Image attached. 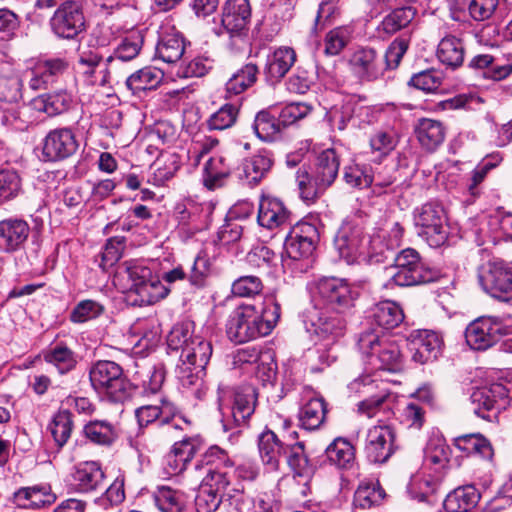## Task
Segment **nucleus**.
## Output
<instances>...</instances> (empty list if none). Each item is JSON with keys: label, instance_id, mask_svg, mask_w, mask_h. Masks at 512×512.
Returning a JSON list of instances; mask_svg holds the SVG:
<instances>
[{"label": "nucleus", "instance_id": "obj_1", "mask_svg": "<svg viewBox=\"0 0 512 512\" xmlns=\"http://www.w3.org/2000/svg\"><path fill=\"white\" fill-rule=\"evenodd\" d=\"M131 377L132 381H128L122 367L109 360L97 361L89 371L92 387L106 394L113 402L128 400L137 389L144 395L157 393L164 382L165 372L162 367L135 363Z\"/></svg>", "mask_w": 512, "mask_h": 512}, {"label": "nucleus", "instance_id": "obj_2", "mask_svg": "<svg viewBox=\"0 0 512 512\" xmlns=\"http://www.w3.org/2000/svg\"><path fill=\"white\" fill-rule=\"evenodd\" d=\"M315 300L328 311L336 315L328 317L323 312L317 314L312 320L313 332L320 337L331 336L334 340L342 334L345 327L344 319L340 314L346 313L354 306L357 293L349 286L345 279L323 276L315 281Z\"/></svg>", "mask_w": 512, "mask_h": 512}, {"label": "nucleus", "instance_id": "obj_3", "mask_svg": "<svg viewBox=\"0 0 512 512\" xmlns=\"http://www.w3.org/2000/svg\"><path fill=\"white\" fill-rule=\"evenodd\" d=\"M281 315L280 304L267 297L259 307L251 304L238 306L226 324L228 337L236 343H245L269 335Z\"/></svg>", "mask_w": 512, "mask_h": 512}, {"label": "nucleus", "instance_id": "obj_4", "mask_svg": "<svg viewBox=\"0 0 512 512\" xmlns=\"http://www.w3.org/2000/svg\"><path fill=\"white\" fill-rule=\"evenodd\" d=\"M257 402L256 389L242 385L235 389L220 384L217 389L218 410L224 431L246 426Z\"/></svg>", "mask_w": 512, "mask_h": 512}, {"label": "nucleus", "instance_id": "obj_5", "mask_svg": "<svg viewBox=\"0 0 512 512\" xmlns=\"http://www.w3.org/2000/svg\"><path fill=\"white\" fill-rule=\"evenodd\" d=\"M125 273L128 282L126 299L133 306L152 305L164 299L170 292V288L146 266L129 263Z\"/></svg>", "mask_w": 512, "mask_h": 512}, {"label": "nucleus", "instance_id": "obj_6", "mask_svg": "<svg viewBox=\"0 0 512 512\" xmlns=\"http://www.w3.org/2000/svg\"><path fill=\"white\" fill-rule=\"evenodd\" d=\"M393 272L385 287L416 286L435 281L438 271L430 267L414 248H405L394 257Z\"/></svg>", "mask_w": 512, "mask_h": 512}, {"label": "nucleus", "instance_id": "obj_7", "mask_svg": "<svg viewBox=\"0 0 512 512\" xmlns=\"http://www.w3.org/2000/svg\"><path fill=\"white\" fill-rule=\"evenodd\" d=\"M340 161L334 149H326L317 157L313 176L305 168H299L296 182L303 200L312 201L335 181Z\"/></svg>", "mask_w": 512, "mask_h": 512}, {"label": "nucleus", "instance_id": "obj_8", "mask_svg": "<svg viewBox=\"0 0 512 512\" xmlns=\"http://www.w3.org/2000/svg\"><path fill=\"white\" fill-rule=\"evenodd\" d=\"M414 224L418 235L430 247H440L448 237L447 216L438 202H427L414 210Z\"/></svg>", "mask_w": 512, "mask_h": 512}, {"label": "nucleus", "instance_id": "obj_9", "mask_svg": "<svg viewBox=\"0 0 512 512\" xmlns=\"http://www.w3.org/2000/svg\"><path fill=\"white\" fill-rule=\"evenodd\" d=\"M511 329L509 316H482L472 321L465 330L467 345L473 350H487Z\"/></svg>", "mask_w": 512, "mask_h": 512}, {"label": "nucleus", "instance_id": "obj_10", "mask_svg": "<svg viewBox=\"0 0 512 512\" xmlns=\"http://www.w3.org/2000/svg\"><path fill=\"white\" fill-rule=\"evenodd\" d=\"M319 240L318 229L308 222H299L294 225L285 238L284 252L291 264L302 262L300 269L309 267L310 259Z\"/></svg>", "mask_w": 512, "mask_h": 512}, {"label": "nucleus", "instance_id": "obj_11", "mask_svg": "<svg viewBox=\"0 0 512 512\" xmlns=\"http://www.w3.org/2000/svg\"><path fill=\"white\" fill-rule=\"evenodd\" d=\"M207 467V473L200 485L224 495L225 490L232 482L231 459L228 454L217 446L210 447L198 461Z\"/></svg>", "mask_w": 512, "mask_h": 512}, {"label": "nucleus", "instance_id": "obj_12", "mask_svg": "<svg viewBox=\"0 0 512 512\" xmlns=\"http://www.w3.org/2000/svg\"><path fill=\"white\" fill-rule=\"evenodd\" d=\"M334 247L347 264L355 263L364 254L366 237L357 218H346L334 238Z\"/></svg>", "mask_w": 512, "mask_h": 512}, {"label": "nucleus", "instance_id": "obj_13", "mask_svg": "<svg viewBox=\"0 0 512 512\" xmlns=\"http://www.w3.org/2000/svg\"><path fill=\"white\" fill-rule=\"evenodd\" d=\"M50 27L58 38L77 39L86 27L81 5L76 1L61 3L50 19Z\"/></svg>", "mask_w": 512, "mask_h": 512}, {"label": "nucleus", "instance_id": "obj_14", "mask_svg": "<svg viewBox=\"0 0 512 512\" xmlns=\"http://www.w3.org/2000/svg\"><path fill=\"white\" fill-rule=\"evenodd\" d=\"M482 289L500 301L512 300V269L503 261H490L479 274Z\"/></svg>", "mask_w": 512, "mask_h": 512}, {"label": "nucleus", "instance_id": "obj_15", "mask_svg": "<svg viewBox=\"0 0 512 512\" xmlns=\"http://www.w3.org/2000/svg\"><path fill=\"white\" fill-rule=\"evenodd\" d=\"M79 148V140L70 127L51 129L41 142V155L46 162H58L73 156Z\"/></svg>", "mask_w": 512, "mask_h": 512}, {"label": "nucleus", "instance_id": "obj_16", "mask_svg": "<svg viewBox=\"0 0 512 512\" xmlns=\"http://www.w3.org/2000/svg\"><path fill=\"white\" fill-rule=\"evenodd\" d=\"M353 75L362 82H372L384 75L382 54L373 47H358L348 60Z\"/></svg>", "mask_w": 512, "mask_h": 512}, {"label": "nucleus", "instance_id": "obj_17", "mask_svg": "<svg viewBox=\"0 0 512 512\" xmlns=\"http://www.w3.org/2000/svg\"><path fill=\"white\" fill-rule=\"evenodd\" d=\"M508 389L502 383H492L476 388L471 396L473 412L480 418L490 419L491 411L504 409L508 404Z\"/></svg>", "mask_w": 512, "mask_h": 512}, {"label": "nucleus", "instance_id": "obj_18", "mask_svg": "<svg viewBox=\"0 0 512 512\" xmlns=\"http://www.w3.org/2000/svg\"><path fill=\"white\" fill-rule=\"evenodd\" d=\"M69 63L65 58L51 57L38 59L26 74L29 77L28 86L33 91L45 90L54 84L68 69Z\"/></svg>", "mask_w": 512, "mask_h": 512}, {"label": "nucleus", "instance_id": "obj_19", "mask_svg": "<svg viewBox=\"0 0 512 512\" xmlns=\"http://www.w3.org/2000/svg\"><path fill=\"white\" fill-rule=\"evenodd\" d=\"M395 433L388 425H375L368 429L365 454L372 463H385L395 451Z\"/></svg>", "mask_w": 512, "mask_h": 512}, {"label": "nucleus", "instance_id": "obj_20", "mask_svg": "<svg viewBox=\"0 0 512 512\" xmlns=\"http://www.w3.org/2000/svg\"><path fill=\"white\" fill-rule=\"evenodd\" d=\"M250 18L249 0H226L222 9L221 23L231 37L245 35Z\"/></svg>", "mask_w": 512, "mask_h": 512}, {"label": "nucleus", "instance_id": "obj_21", "mask_svg": "<svg viewBox=\"0 0 512 512\" xmlns=\"http://www.w3.org/2000/svg\"><path fill=\"white\" fill-rule=\"evenodd\" d=\"M30 235L29 224L21 218L0 221V252L14 253L24 248Z\"/></svg>", "mask_w": 512, "mask_h": 512}, {"label": "nucleus", "instance_id": "obj_22", "mask_svg": "<svg viewBox=\"0 0 512 512\" xmlns=\"http://www.w3.org/2000/svg\"><path fill=\"white\" fill-rule=\"evenodd\" d=\"M258 224L274 230L291 224V214L281 200L271 196H262L259 202Z\"/></svg>", "mask_w": 512, "mask_h": 512}, {"label": "nucleus", "instance_id": "obj_23", "mask_svg": "<svg viewBox=\"0 0 512 512\" xmlns=\"http://www.w3.org/2000/svg\"><path fill=\"white\" fill-rule=\"evenodd\" d=\"M286 445L272 430H265L258 436V451L267 472H279Z\"/></svg>", "mask_w": 512, "mask_h": 512}, {"label": "nucleus", "instance_id": "obj_24", "mask_svg": "<svg viewBox=\"0 0 512 512\" xmlns=\"http://www.w3.org/2000/svg\"><path fill=\"white\" fill-rule=\"evenodd\" d=\"M161 403L162 406L143 405L135 410V416L140 427L157 422L163 427L164 433L169 436L180 429V426L174 422V416L171 415V404L163 399Z\"/></svg>", "mask_w": 512, "mask_h": 512}, {"label": "nucleus", "instance_id": "obj_25", "mask_svg": "<svg viewBox=\"0 0 512 512\" xmlns=\"http://www.w3.org/2000/svg\"><path fill=\"white\" fill-rule=\"evenodd\" d=\"M105 474L100 463L86 461L75 466L72 474L73 487L79 493L103 490Z\"/></svg>", "mask_w": 512, "mask_h": 512}, {"label": "nucleus", "instance_id": "obj_26", "mask_svg": "<svg viewBox=\"0 0 512 512\" xmlns=\"http://www.w3.org/2000/svg\"><path fill=\"white\" fill-rule=\"evenodd\" d=\"M56 501V495L51 487L39 484L28 487H21L13 494V503L25 509H40L50 506Z\"/></svg>", "mask_w": 512, "mask_h": 512}, {"label": "nucleus", "instance_id": "obj_27", "mask_svg": "<svg viewBox=\"0 0 512 512\" xmlns=\"http://www.w3.org/2000/svg\"><path fill=\"white\" fill-rule=\"evenodd\" d=\"M273 166L272 154L262 150L242 162V173L239 177L250 186L259 184L270 172Z\"/></svg>", "mask_w": 512, "mask_h": 512}, {"label": "nucleus", "instance_id": "obj_28", "mask_svg": "<svg viewBox=\"0 0 512 512\" xmlns=\"http://www.w3.org/2000/svg\"><path fill=\"white\" fill-rule=\"evenodd\" d=\"M414 133L421 147L432 152L443 143L446 129L439 120L421 118L415 124Z\"/></svg>", "mask_w": 512, "mask_h": 512}, {"label": "nucleus", "instance_id": "obj_29", "mask_svg": "<svg viewBox=\"0 0 512 512\" xmlns=\"http://www.w3.org/2000/svg\"><path fill=\"white\" fill-rule=\"evenodd\" d=\"M73 102L71 94L66 91L41 94L30 101L33 110L54 117L69 110Z\"/></svg>", "mask_w": 512, "mask_h": 512}, {"label": "nucleus", "instance_id": "obj_30", "mask_svg": "<svg viewBox=\"0 0 512 512\" xmlns=\"http://www.w3.org/2000/svg\"><path fill=\"white\" fill-rule=\"evenodd\" d=\"M415 352L413 360L424 364L436 360L442 351V337L434 331H420L417 338L413 341Z\"/></svg>", "mask_w": 512, "mask_h": 512}, {"label": "nucleus", "instance_id": "obj_31", "mask_svg": "<svg viewBox=\"0 0 512 512\" xmlns=\"http://www.w3.org/2000/svg\"><path fill=\"white\" fill-rule=\"evenodd\" d=\"M481 498L474 485L457 487L444 500L446 512H472Z\"/></svg>", "mask_w": 512, "mask_h": 512}, {"label": "nucleus", "instance_id": "obj_32", "mask_svg": "<svg viewBox=\"0 0 512 512\" xmlns=\"http://www.w3.org/2000/svg\"><path fill=\"white\" fill-rule=\"evenodd\" d=\"M212 355V345L200 335H195L180 354L183 365L204 371Z\"/></svg>", "mask_w": 512, "mask_h": 512}, {"label": "nucleus", "instance_id": "obj_33", "mask_svg": "<svg viewBox=\"0 0 512 512\" xmlns=\"http://www.w3.org/2000/svg\"><path fill=\"white\" fill-rule=\"evenodd\" d=\"M297 59L293 48L282 46L274 50L267 58L265 73L271 80L278 81L283 78Z\"/></svg>", "mask_w": 512, "mask_h": 512}, {"label": "nucleus", "instance_id": "obj_34", "mask_svg": "<svg viewBox=\"0 0 512 512\" xmlns=\"http://www.w3.org/2000/svg\"><path fill=\"white\" fill-rule=\"evenodd\" d=\"M437 57L447 67L452 69L460 67L465 57V47L462 39L454 35L444 36L438 44Z\"/></svg>", "mask_w": 512, "mask_h": 512}, {"label": "nucleus", "instance_id": "obj_35", "mask_svg": "<svg viewBox=\"0 0 512 512\" xmlns=\"http://www.w3.org/2000/svg\"><path fill=\"white\" fill-rule=\"evenodd\" d=\"M163 72L155 67H144L131 74L125 84L134 95L156 89L162 82Z\"/></svg>", "mask_w": 512, "mask_h": 512}, {"label": "nucleus", "instance_id": "obj_36", "mask_svg": "<svg viewBox=\"0 0 512 512\" xmlns=\"http://www.w3.org/2000/svg\"><path fill=\"white\" fill-rule=\"evenodd\" d=\"M325 458L339 469H349L355 460V449L346 438L337 437L326 447Z\"/></svg>", "mask_w": 512, "mask_h": 512}, {"label": "nucleus", "instance_id": "obj_37", "mask_svg": "<svg viewBox=\"0 0 512 512\" xmlns=\"http://www.w3.org/2000/svg\"><path fill=\"white\" fill-rule=\"evenodd\" d=\"M184 52L185 41L178 33L161 35L155 49L156 58L168 64L181 60Z\"/></svg>", "mask_w": 512, "mask_h": 512}, {"label": "nucleus", "instance_id": "obj_38", "mask_svg": "<svg viewBox=\"0 0 512 512\" xmlns=\"http://www.w3.org/2000/svg\"><path fill=\"white\" fill-rule=\"evenodd\" d=\"M326 403L321 397L309 399L299 411V421L306 430L318 429L325 421Z\"/></svg>", "mask_w": 512, "mask_h": 512}, {"label": "nucleus", "instance_id": "obj_39", "mask_svg": "<svg viewBox=\"0 0 512 512\" xmlns=\"http://www.w3.org/2000/svg\"><path fill=\"white\" fill-rule=\"evenodd\" d=\"M83 434L90 442L107 447L118 438L116 427L106 420L89 421L83 427Z\"/></svg>", "mask_w": 512, "mask_h": 512}, {"label": "nucleus", "instance_id": "obj_40", "mask_svg": "<svg viewBox=\"0 0 512 512\" xmlns=\"http://www.w3.org/2000/svg\"><path fill=\"white\" fill-rule=\"evenodd\" d=\"M453 443L459 450L483 459L490 460L494 454L491 443L480 433L460 435L454 438Z\"/></svg>", "mask_w": 512, "mask_h": 512}, {"label": "nucleus", "instance_id": "obj_41", "mask_svg": "<svg viewBox=\"0 0 512 512\" xmlns=\"http://www.w3.org/2000/svg\"><path fill=\"white\" fill-rule=\"evenodd\" d=\"M369 364L375 369L399 371L402 358L398 345L387 338Z\"/></svg>", "mask_w": 512, "mask_h": 512}, {"label": "nucleus", "instance_id": "obj_42", "mask_svg": "<svg viewBox=\"0 0 512 512\" xmlns=\"http://www.w3.org/2000/svg\"><path fill=\"white\" fill-rule=\"evenodd\" d=\"M376 328L392 329L398 326L404 319L401 307L393 301L386 300L375 305L372 314Z\"/></svg>", "mask_w": 512, "mask_h": 512}, {"label": "nucleus", "instance_id": "obj_43", "mask_svg": "<svg viewBox=\"0 0 512 512\" xmlns=\"http://www.w3.org/2000/svg\"><path fill=\"white\" fill-rule=\"evenodd\" d=\"M386 339L387 337L381 328L366 326L357 336V348L370 363Z\"/></svg>", "mask_w": 512, "mask_h": 512}, {"label": "nucleus", "instance_id": "obj_44", "mask_svg": "<svg viewBox=\"0 0 512 512\" xmlns=\"http://www.w3.org/2000/svg\"><path fill=\"white\" fill-rule=\"evenodd\" d=\"M415 15L416 10L411 6L393 9L383 18L377 30L379 33L386 35L395 34L399 30L406 28L415 18Z\"/></svg>", "mask_w": 512, "mask_h": 512}, {"label": "nucleus", "instance_id": "obj_45", "mask_svg": "<svg viewBox=\"0 0 512 512\" xmlns=\"http://www.w3.org/2000/svg\"><path fill=\"white\" fill-rule=\"evenodd\" d=\"M253 129L257 137L266 142L278 139L283 130L278 117L268 110L256 114Z\"/></svg>", "mask_w": 512, "mask_h": 512}, {"label": "nucleus", "instance_id": "obj_46", "mask_svg": "<svg viewBox=\"0 0 512 512\" xmlns=\"http://www.w3.org/2000/svg\"><path fill=\"white\" fill-rule=\"evenodd\" d=\"M384 497L385 492L378 484L362 483L354 493L353 508L355 512L374 508L382 503Z\"/></svg>", "mask_w": 512, "mask_h": 512}, {"label": "nucleus", "instance_id": "obj_47", "mask_svg": "<svg viewBox=\"0 0 512 512\" xmlns=\"http://www.w3.org/2000/svg\"><path fill=\"white\" fill-rule=\"evenodd\" d=\"M258 67L248 63L238 69L226 82L225 90L229 95H239L254 85L257 80Z\"/></svg>", "mask_w": 512, "mask_h": 512}, {"label": "nucleus", "instance_id": "obj_48", "mask_svg": "<svg viewBox=\"0 0 512 512\" xmlns=\"http://www.w3.org/2000/svg\"><path fill=\"white\" fill-rule=\"evenodd\" d=\"M502 162V156L498 153L491 154L483 158L473 169L471 177L467 184L468 192L471 196L477 197L481 193V184L487 174L495 169Z\"/></svg>", "mask_w": 512, "mask_h": 512}, {"label": "nucleus", "instance_id": "obj_49", "mask_svg": "<svg viewBox=\"0 0 512 512\" xmlns=\"http://www.w3.org/2000/svg\"><path fill=\"white\" fill-rule=\"evenodd\" d=\"M283 458H285L287 465L294 472L295 476H308L311 474L312 466L305 452L303 442L287 444Z\"/></svg>", "mask_w": 512, "mask_h": 512}, {"label": "nucleus", "instance_id": "obj_50", "mask_svg": "<svg viewBox=\"0 0 512 512\" xmlns=\"http://www.w3.org/2000/svg\"><path fill=\"white\" fill-rule=\"evenodd\" d=\"M46 363L53 365L60 374L68 373L77 364L75 353L66 345L58 344L43 355Z\"/></svg>", "mask_w": 512, "mask_h": 512}, {"label": "nucleus", "instance_id": "obj_51", "mask_svg": "<svg viewBox=\"0 0 512 512\" xmlns=\"http://www.w3.org/2000/svg\"><path fill=\"white\" fill-rule=\"evenodd\" d=\"M22 79L11 67H0V101L16 102L21 98Z\"/></svg>", "mask_w": 512, "mask_h": 512}, {"label": "nucleus", "instance_id": "obj_52", "mask_svg": "<svg viewBox=\"0 0 512 512\" xmlns=\"http://www.w3.org/2000/svg\"><path fill=\"white\" fill-rule=\"evenodd\" d=\"M229 174L230 167L225 163L223 157H211L204 165V185L210 190L221 187Z\"/></svg>", "mask_w": 512, "mask_h": 512}, {"label": "nucleus", "instance_id": "obj_53", "mask_svg": "<svg viewBox=\"0 0 512 512\" xmlns=\"http://www.w3.org/2000/svg\"><path fill=\"white\" fill-rule=\"evenodd\" d=\"M153 499L160 512H183L185 509L183 493L167 486L159 487Z\"/></svg>", "mask_w": 512, "mask_h": 512}, {"label": "nucleus", "instance_id": "obj_54", "mask_svg": "<svg viewBox=\"0 0 512 512\" xmlns=\"http://www.w3.org/2000/svg\"><path fill=\"white\" fill-rule=\"evenodd\" d=\"M143 42L144 37L141 31L131 32L121 40V42L116 47L114 54L108 57L107 61H130L134 59L140 53Z\"/></svg>", "mask_w": 512, "mask_h": 512}, {"label": "nucleus", "instance_id": "obj_55", "mask_svg": "<svg viewBox=\"0 0 512 512\" xmlns=\"http://www.w3.org/2000/svg\"><path fill=\"white\" fill-rule=\"evenodd\" d=\"M240 106V100L222 105L207 120L208 128L210 130H225L232 127L237 121Z\"/></svg>", "mask_w": 512, "mask_h": 512}, {"label": "nucleus", "instance_id": "obj_56", "mask_svg": "<svg viewBox=\"0 0 512 512\" xmlns=\"http://www.w3.org/2000/svg\"><path fill=\"white\" fill-rule=\"evenodd\" d=\"M352 29L347 26H339L331 29L324 38V54L337 56L350 43Z\"/></svg>", "mask_w": 512, "mask_h": 512}, {"label": "nucleus", "instance_id": "obj_57", "mask_svg": "<svg viewBox=\"0 0 512 512\" xmlns=\"http://www.w3.org/2000/svg\"><path fill=\"white\" fill-rule=\"evenodd\" d=\"M73 421L68 409L60 410L49 425V430L58 447H63L71 436Z\"/></svg>", "mask_w": 512, "mask_h": 512}, {"label": "nucleus", "instance_id": "obj_58", "mask_svg": "<svg viewBox=\"0 0 512 512\" xmlns=\"http://www.w3.org/2000/svg\"><path fill=\"white\" fill-rule=\"evenodd\" d=\"M439 486L438 479L431 475L419 476L412 480L410 493L419 502L432 503L434 501L433 496L439 489Z\"/></svg>", "mask_w": 512, "mask_h": 512}, {"label": "nucleus", "instance_id": "obj_59", "mask_svg": "<svg viewBox=\"0 0 512 512\" xmlns=\"http://www.w3.org/2000/svg\"><path fill=\"white\" fill-rule=\"evenodd\" d=\"M343 179L349 187L361 190L372 185L374 175L370 168L355 164L344 168Z\"/></svg>", "mask_w": 512, "mask_h": 512}, {"label": "nucleus", "instance_id": "obj_60", "mask_svg": "<svg viewBox=\"0 0 512 512\" xmlns=\"http://www.w3.org/2000/svg\"><path fill=\"white\" fill-rule=\"evenodd\" d=\"M104 312V306L91 299L78 302L72 309L69 319L71 322L81 324L96 319Z\"/></svg>", "mask_w": 512, "mask_h": 512}, {"label": "nucleus", "instance_id": "obj_61", "mask_svg": "<svg viewBox=\"0 0 512 512\" xmlns=\"http://www.w3.org/2000/svg\"><path fill=\"white\" fill-rule=\"evenodd\" d=\"M193 334V323L182 322L177 323L173 326L167 336V346L173 351H183L186 344H190L191 340H194Z\"/></svg>", "mask_w": 512, "mask_h": 512}, {"label": "nucleus", "instance_id": "obj_62", "mask_svg": "<svg viewBox=\"0 0 512 512\" xmlns=\"http://www.w3.org/2000/svg\"><path fill=\"white\" fill-rule=\"evenodd\" d=\"M442 73L435 69H428L414 74L408 84L426 93L437 90L442 84Z\"/></svg>", "mask_w": 512, "mask_h": 512}, {"label": "nucleus", "instance_id": "obj_63", "mask_svg": "<svg viewBox=\"0 0 512 512\" xmlns=\"http://www.w3.org/2000/svg\"><path fill=\"white\" fill-rule=\"evenodd\" d=\"M21 191V178L15 170H0V201L11 200Z\"/></svg>", "mask_w": 512, "mask_h": 512}, {"label": "nucleus", "instance_id": "obj_64", "mask_svg": "<svg viewBox=\"0 0 512 512\" xmlns=\"http://www.w3.org/2000/svg\"><path fill=\"white\" fill-rule=\"evenodd\" d=\"M314 71L298 66L286 82L287 89L295 94H305L314 84Z\"/></svg>", "mask_w": 512, "mask_h": 512}]
</instances>
